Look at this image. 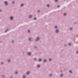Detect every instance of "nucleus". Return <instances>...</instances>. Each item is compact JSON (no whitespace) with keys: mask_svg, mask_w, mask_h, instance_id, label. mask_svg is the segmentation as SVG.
Returning <instances> with one entry per match:
<instances>
[{"mask_svg":"<svg viewBox=\"0 0 78 78\" xmlns=\"http://www.w3.org/2000/svg\"><path fill=\"white\" fill-rule=\"evenodd\" d=\"M59 5H58V8H59Z\"/></svg>","mask_w":78,"mask_h":78,"instance_id":"c756f323","label":"nucleus"},{"mask_svg":"<svg viewBox=\"0 0 78 78\" xmlns=\"http://www.w3.org/2000/svg\"><path fill=\"white\" fill-rule=\"evenodd\" d=\"M34 60L35 61V60H36V58H35L34 59Z\"/></svg>","mask_w":78,"mask_h":78,"instance_id":"c85d7f7f","label":"nucleus"},{"mask_svg":"<svg viewBox=\"0 0 78 78\" xmlns=\"http://www.w3.org/2000/svg\"><path fill=\"white\" fill-rule=\"evenodd\" d=\"M76 53H78V51H76Z\"/></svg>","mask_w":78,"mask_h":78,"instance_id":"7c9ffc66","label":"nucleus"},{"mask_svg":"<svg viewBox=\"0 0 78 78\" xmlns=\"http://www.w3.org/2000/svg\"><path fill=\"white\" fill-rule=\"evenodd\" d=\"M4 3H5V5H8V3L7 2L5 1V2Z\"/></svg>","mask_w":78,"mask_h":78,"instance_id":"f03ea898","label":"nucleus"},{"mask_svg":"<svg viewBox=\"0 0 78 78\" xmlns=\"http://www.w3.org/2000/svg\"><path fill=\"white\" fill-rule=\"evenodd\" d=\"M29 41H31V38H29Z\"/></svg>","mask_w":78,"mask_h":78,"instance_id":"aec40b11","label":"nucleus"},{"mask_svg":"<svg viewBox=\"0 0 78 78\" xmlns=\"http://www.w3.org/2000/svg\"><path fill=\"white\" fill-rule=\"evenodd\" d=\"M26 76H23V78H25Z\"/></svg>","mask_w":78,"mask_h":78,"instance_id":"4468645a","label":"nucleus"},{"mask_svg":"<svg viewBox=\"0 0 78 78\" xmlns=\"http://www.w3.org/2000/svg\"><path fill=\"white\" fill-rule=\"evenodd\" d=\"M60 76H63V74H62L60 75Z\"/></svg>","mask_w":78,"mask_h":78,"instance_id":"ddd939ff","label":"nucleus"},{"mask_svg":"<svg viewBox=\"0 0 78 78\" xmlns=\"http://www.w3.org/2000/svg\"><path fill=\"white\" fill-rule=\"evenodd\" d=\"M70 30H72V28H70Z\"/></svg>","mask_w":78,"mask_h":78,"instance_id":"b1692460","label":"nucleus"},{"mask_svg":"<svg viewBox=\"0 0 78 78\" xmlns=\"http://www.w3.org/2000/svg\"><path fill=\"white\" fill-rule=\"evenodd\" d=\"M23 6V4H22L21 5V6Z\"/></svg>","mask_w":78,"mask_h":78,"instance_id":"1a4fd4ad","label":"nucleus"},{"mask_svg":"<svg viewBox=\"0 0 78 78\" xmlns=\"http://www.w3.org/2000/svg\"><path fill=\"white\" fill-rule=\"evenodd\" d=\"M0 11H2V10H0Z\"/></svg>","mask_w":78,"mask_h":78,"instance_id":"f704fd0d","label":"nucleus"},{"mask_svg":"<svg viewBox=\"0 0 78 78\" xmlns=\"http://www.w3.org/2000/svg\"><path fill=\"white\" fill-rule=\"evenodd\" d=\"M7 30H8V29H7L5 31V32L6 33V31H7Z\"/></svg>","mask_w":78,"mask_h":78,"instance_id":"412c9836","label":"nucleus"},{"mask_svg":"<svg viewBox=\"0 0 78 78\" xmlns=\"http://www.w3.org/2000/svg\"><path fill=\"white\" fill-rule=\"evenodd\" d=\"M64 16H66V13H64Z\"/></svg>","mask_w":78,"mask_h":78,"instance_id":"dca6fc26","label":"nucleus"},{"mask_svg":"<svg viewBox=\"0 0 78 78\" xmlns=\"http://www.w3.org/2000/svg\"><path fill=\"white\" fill-rule=\"evenodd\" d=\"M39 61L41 62V61H42V59H39Z\"/></svg>","mask_w":78,"mask_h":78,"instance_id":"6e6552de","label":"nucleus"},{"mask_svg":"<svg viewBox=\"0 0 78 78\" xmlns=\"http://www.w3.org/2000/svg\"><path fill=\"white\" fill-rule=\"evenodd\" d=\"M10 19L11 20H13V17H12V16H11L10 17Z\"/></svg>","mask_w":78,"mask_h":78,"instance_id":"7ed1b4c3","label":"nucleus"},{"mask_svg":"<svg viewBox=\"0 0 78 78\" xmlns=\"http://www.w3.org/2000/svg\"><path fill=\"white\" fill-rule=\"evenodd\" d=\"M47 61V60H44V62H46Z\"/></svg>","mask_w":78,"mask_h":78,"instance_id":"f8f14e48","label":"nucleus"},{"mask_svg":"<svg viewBox=\"0 0 78 78\" xmlns=\"http://www.w3.org/2000/svg\"><path fill=\"white\" fill-rule=\"evenodd\" d=\"M69 45H71V43H69Z\"/></svg>","mask_w":78,"mask_h":78,"instance_id":"6ab92c4d","label":"nucleus"},{"mask_svg":"<svg viewBox=\"0 0 78 78\" xmlns=\"http://www.w3.org/2000/svg\"><path fill=\"white\" fill-rule=\"evenodd\" d=\"M31 53L30 52L28 53V55H29V56H30V55H31Z\"/></svg>","mask_w":78,"mask_h":78,"instance_id":"20e7f679","label":"nucleus"},{"mask_svg":"<svg viewBox=\"0 0 78 78\" xmlns=\"http://www.w3.org/2000/svg\"><path fill=\"white\" fill-rule=\"evenodd\" d=\"M49 61H51V59L50 58L49 59Z\"/></svg>","mask_w":78,"mask_h":78,"instance_id":"9b49d317","label":"nucleus"},{"mask_svg":"<svg viewBox=\"0 0 78 78\" xmlns=\"http://www.w3.org/2000/svg\"><path fill=\"white\" fill-rule=\"evenodd\" d=\"M34 20H36V18H34Z\"/></svg>","mask_w":78,"mask_h":78,"instance_id":"a211bd4d","label":"nucleus"},{"mask_svg":"<svg viewBox=\"0 0 78 78\" xmlns=\"http://www.w3.org/2000/svg\"><path fill=\"white\" fill-rule=\"evenodd\" d=\"M28 32L29 33H30V30H28Z\"/></svg>","mask_w":78,"mask_h":78,"instance_id":"a878e982","label":"nucleus"},{"mask_svg":"<svg viewBox=\"0 0 78 78\" xmlns=\"http://www.w3.org/2000/svg\"><path fill=\"white\" fill-rule=\"evenodd\" d=\"M55 2H58V0H55Z\"/></svg>","mask_w":78,"mask_h":78,"instance_id":"393cba45","label":"nucleus"},{"mask_svg":"<svg viewBox=\"0 0 78 78\" xmlns=\"http://www.w3.org/2000/svg\"><path fill=\"white\" fill-rule=\"evenodd\" d=\"M51 75H52L50 74V76H51Z\"/></svg>","mask_w":78,"mask_h":78,"instance_id":"2f4dec72","label":"nucleus"},{"mask_svg":"<svg viewBox=\"0 0 78 78\" xmlns=\"http://www.w3.org/2000/svg\"><path fill=\"white\" fill-rule=\"evenodd\" d=\"M17 73H18L17 72H16L15 73V74H17Z\"/></svg>","mask_w":78,"mask_h":78,"instance_id":"5701e85b","label":"nucleus"},{"mask_svg":"<svg viewBox=\"0 0 78 78\" xmlns=\"http://www.w3.org/2000/svg\"><path fill=\"white\" fill-rule=\"evenodd\" d=\"M40 12V11L38 10V12Z\"/></svg>","mask_w":78,"mask_h":78,"instance_id":"cd10ccee","label":"nucleus"},{"mask_svg":"<svg viewBox=\"0 0 78 78\" xmlns=\"http://www.w3.org/2000/svg\"><path fill=\"white\" fill-rule=\"evenodd\" d=\"M55 28H57V26H55Z\"/></svg>","mask_w":78,"mask_h":78,"instance_id":"f3484780","label":"nucleus"},{"mask_svg":"<svg viewBox=\"0 0 78 78\" xmlns=\"http://www.w3.org/2000/svg\"><path fill=\"white\" fill-rule=\"evenodd\" d=\"M47 6H48V7L49 6V5H48Z\"/></svg>","mask_w":78,"mask_h":78,"instance_id":"bb28decb","label":"nucleus"},{"mask_svg":"<svg viewBox=\"0 0 78 78\" xmlns=\"http://www.w3.org/2000/svg\"><path fill=\"white\" fill-rule=\"evenodd\" d=\"M11 78H12V76H11Z\"/></svg>","mask_w":78,"mask_h":78,"instance_id":"c9c22d12","label":"nucleus"},{"mask_svg":"<svg viewBox=\"0 0 78 78\" xmlns=\"http://www.w3.org/2000/svg\"><path fill=\"white\" fill-rule=\"evenodd\" d=\"M8 62H10V60L9 59L8 60Z\"/></svg>","mask_w":78,"mask_h":78,"instance_id":"4be33fe9","label":"nucleus"},{"mask_svg":"<svg viewBox=\"0 0 78 78\" xmlns=\"http://www.w3.org/2000/svg\"><path fill=\"white\" fill-rule=\"evenodd\" d=\"M56 33H58L59 32V30H56Z\"/></svg>","mask_w":78,"mask_h":78,"instance_id":"39448f33","label":"nucleus"},{"mask_svg":"<svg viewBox=\"0 0 78 78\" xmlns=\"http://www.w3.org/2000/svg\"><path fill=\"white\" fill-rule=\"evenodd\" d=\"M13 3H14V2H13Z\"/></svg>","mask_w":78,"mask_h":78,"instance_id":"72a5a7b5","label":"nucleus"},{"mask_svg":"<svg viewBox=\"0 0 78 78\" xmlns=\"http://www.w3.org/2000/svg\"><path fill=\"white\" fill-rule=\"evenodd\" d=\"M3 64V62H2V64Z\"/></svg>","mask_w":78,"mask_h":78,"instance_id":"473e14b6","label":"nucleus"},{"mask_svg":"<svg viewBox=\"0 0 78 78\" xmlns=\"http://www.w3.org/2000/svg\"><path fill=\"white\" fill-rule=\"evenodd\" d=\"M37 67L39 68V67H40V65H37Z\"/></svg>","mask_w":78,"mask_h":78,"instance_id":"9d476101","label":"nucleus"},{"mask_svg":"<svg viewBox=\"0 0 78 78\" xmlns=\"http://www.w3.org/2000/svg\"><path fill=\"white\" fill-rule=\"evenodd\" d=\"M40 39V38L39 37H37L36 40V41H37L38 40H39Z\"/></svg>","mask_w":78,"mask_h":78,"instance_id":"f257e3e1","label":"nucleus"},{"mask_svg":"<svg viewBox=\"0 0 78 78\" xmlns=\"http://www.w3.org/2000/svg\"><path fill=\"white\" fill-rule=\"evenodd\" d=\"M30 73V72H27V75H28V74H29Z\"/></svg>","mask_w":78,"mask_h":78,"instance_id":"423d86ee","label":"nucleus"},{"mask_svg":"<svg viewBox=\"0 0 78 78\" xmlns=\"http://www.w3.org/2000/svg\"><path fill=\"white\" fill-rule=\"evenodd\" d=\"M29 17H30V18H31V17H32V15H30L29 16Z\"/></svg>","mask_w":78,"mask_h":78,"instance_id":"0eeeda50","label":"nucleus"},{"mask_svg":"<svg viewBox=\"0 0 78 78\" xmlns=\"http://www.w3.org/2000/svg\"><path fill=\"white\" fill-rule=\"evenodd\" d=\"M69 73H72V70H70L69 71Z\"/></svg>","mask_w":78,"mask_h":78,"instance_id":"2eb2a0df","label":"nucleus"}]
</instances>
